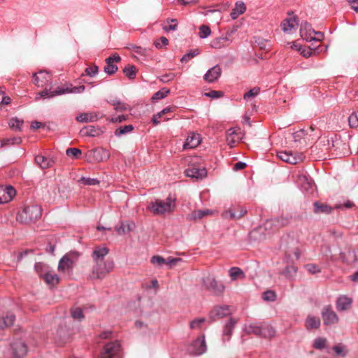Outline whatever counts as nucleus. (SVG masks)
<instances>
[{"label":"nucleus","mask_w":358,"mask_h":358,"mask_svg":"<svg viewBox=\"0 0 358 358\" xmlns=\"http://www.w3.org/2000/svg\"><path fill=\"white\" fill-rule=\"evenodd\" d=\"M176 198L169 195L165 201L156 199L151 201L148 208L155 215H164L173 213L176 208Z\"/></svg>","instance_id":"nucleus-1"},{"label":"nucleus","mask_w":358,"mask_h":358,"mask_svg":"<svg viewBox=\"0 0 358 358\" xmlns=\"http://www.w3.org/2000/svg\"><path fill=\"white\" fill-rule=\"evenodd\" d=\"M244 331L248 334H255L262 338H271L275 334V329L267 323L252 322L245 325Z\"/></svg>","instance_id":"nucleus-2"},{"label":"nucleus","mask_w":358,"mask_h":358,"mask_svg":"<svg viewBox=\"0 0 358 358\" xmlns=\"http://www.w3.org/2000/svg\"><path fill=\"white\" fill-rule=\"evenodd\" d=\"M42 215V209L38 205L26 206L17 215V220L22 223H31L38 220Z\"/></svg>","instance_id":"nucleus-3"},{"label":"nucleus","mask_w":358,"mask_h":358,"mask_svg":"<svg viewBox=\"0 0 358 358\" xmlns=\"http://www.w3.org/2000/svg\"><path fill=\"white\" fill-rule=\"evenodd\" d=\"M80 256V254L77 251H70L65 254L59 262L58 271L63 273H71Z\"/></svg>","instance_id":"nucleus-4"},{"label":"nucleus","mask_w":358,"mask_h":358,"mask_svg":"<svg viewBox=\"0 0 358 358\" xmlns=\"http://www.w3.org/2000/svg\"><path fill=\"white\" fill-rule=\"evenodd\" d=\"M114 262L113 260L103 261L99 263H94L92 269L91 278L103 279L106 274L113 271Z\"/></svg>","instance_id":"nucleus-5"},{"label":"nucleus","mask_w":358,"mask_h":358,"mask_svg":"<svg viewBox=\"0 0 358 358\" xmlns=\"http://www.w3.org/2000/svg\"><path fill=\"white\" fill-rule=\"evenodd\" d=\"M203 285L206 289L211 292L215 295H220L223 293L225 287L224 285L218 282L213 276L208 275L203 278Z\"/></svg>","instance_id":"nucleus-6"},{"label":"nucleus","mask_w":358,"mask_h":358,"mask_svg":"<svg viewBox=\"0 0 358 358\" xmlns=\"http://www.w3.org/2000/svg\"><path fill=\"white\" fill-rule=\"evenodd\" d=\"M121 351V345L118 341L109 342L103 346L100 358H115Z\"/></svg>","instance_id":"nucleus-7"},{"label":"nucleus","mask_w":358,"mask_h":358,"mask_svg":"<svg viewBox=\"0 0 358 358\" xmlns=\"http://www.w3.org/2000/svg\"><path fill=\"white\" fill-rule=\"evenodd\" d=\"M245 134L238 127L229 129L226 132V141L230 148H233L236 142L241 141Z\"/></svg>","instance_id":"nucleus-8"},{"label":"nucleus","mask_w":358,"mask_h":358,"mask_svg":"<svg viewBox=\"0 0 358 358\" xmlns=\"http://www.w3.org/2000/svg\"><path fill=\"white\" fill-rule=\"evenodd\" d=\"M322 318L324 324L331 325L338 322L339 318L337 314L333 310L330 305L326 306L323 308L321 313Z\"/></svg>","instance_id":"nucleus-9"},{"label":"nucleus","mask_w":358,"mask_h":358,"mask_svg":"<svg viewBox=\"0 0 358 358\" xmlns=\"http://www.w3.org/2000/svg\"><path fill=\"white\" fill-rule=\"evenodd\" d=\"M85 90L84 85H80L78 87H73L71 84L66 85L65 87H58L57 89L52 92L50 96H55L64 94H80Z\"/></svg>","instance_id":"nucleus-10"},{"label":"nucleus","mask_w":358,"mask_h":358,"mask_svg":"<svg viewBox=\"0 0 358 358\" xmlns=\"http://www.w3.org/2000/svg\"><path fill=\"white\" fill-rule=\"evenodd\" d=\"M277 156L282 161L290 164H296L302 162V154H294L292 152L280 151L277 153Z\"/></svg>","instance_id":"nucleus-11"},{"label":"nucleus","mask_w":358,"mask_h":358,"mask_svg":"<svg viewBox=\"0 0 358 358\" xmlns=\"http://www.w3.org/2000/svg\"><path fill=\"white\" fill-rule=\"evenodd\" d=\"M207 350L205 337H199L196 339L189 346L188 350L190 354L194 355H201Z\"/></svg>","instance_id":"nucleus-12"},{"label":"nucleus","mask_w":358,"mask_h":358,"mask_svg":"<svg viewBox=\"0 0 358 358\" xmlns=\"http://www.w3.org/2000/svg\"><path fill=\"white\" fill-rule=\"evenodd\" d=\"M121 58L117 54H114L112 56L106 58L105 62L106 66L104 67L103 71L108 75L111 76L117 71L118 67L114 64V62H120Z\"/></svg>","instance_id":"nucleus-13"},{"label":"nucleus","mask_w":358,"mask_h":358,"mask_svg":"<svg viewBox=\"0 0 358 358\" xmlns=\"http://www.w3.org/2000/svg\"><path fill=\"white\" fill-rule=\"evenodd\" d=\"M13 358H24L27 352L26 344L21 341H16L11 345Z\"/></svg>","instance_id":"nucleus-14"},{"label":"nucleus","mask_w":358,"mask_h":358,"mask_svg":"<svg viewBox=\"0 0 358 358\" xmlns=\"http://www.w3.org/2000/svg\"><path fill=\"white\" fill-rule=\"evenodd\" d=\"M50 78V74L45 71H40L33 74V83L38 87H44Z\"/></svg>","instance_id":"nucleus-15"},{"label":"nucleus","mask_w":358,"mask_h":358,"mask_svg":"<svg viewBox=\"0 0 358 358\" xmlns=\"http://www.w3.org/2000/svg\"><path fill=\"white\" fill-rule=\"evenodd\" d=\"M15 195V189L10 185H0V203L10 201Z\"/></svg>","instance_id":"nucleus-16"},{"label":"nucleus","mask_w":358,"mask_h":358,"mask_svg":"<svg viewBox=\"0 0 358 358\" xmlns=\"http://www.w3.org/2000/svg\"><path fill=\"white\" fill-rule=\"evenodd\" d=\"M221 74L222 69L218 64H217L208 70V71L203 76V79L207 83H212L217 81L221 76Z\"/></svg>","instance_id":"nucleus-17"},{"label":"nucleus","mask_w":358,"mask_h":358,"mask_svg":"<svg viewBox=\"0 0 358 358\" xmlns=\"http://www.w3.org/2000/svg\"><path fill=\"white\" fill-rule=\"evenodd\" d=\"M185 175L187 177L203 179L207 176V170L205 167L197 168L195 166L189 167L185 170Z\"/></svg>","instance_id":"nucleus-18"},{"label":"nucleus","mask_w":358,"mask_h":358,"mask_svg":"<svg viewBox=\"0 0 358 358\" xmlns=\"http://www.w3.org/2000/svg\"><path fill=\"white\" fill-rule=\"evenodd\" d=\"M292 216L281 215L271 219L268 223L276 229H279L288 226L290 224Z\"/></svg>","instance_id":"nucleus-19"},{"label":"nucleus","mask_w":358,"mask_h":358,"mask_svg":"<svg viewBox=\"0 0 358 358\" xmlns=\"http://www.w3.org/2000/svg\"><path fill=\"white\" fill-rule=\"evenodd\" d=\"M101 117L96 112L82 113L76 116V120L80 123H90L97 121Z\"/></svg>","instance_id":"nucleus-20"},{"label":"nucleus","mask_w":358,"mask_h":358,"mask_svg":"<svg viewBox=\"0 0 358 358\" xmlns=\"http://www.w3.org/2000/svg\"><path fill=\"white\" fill-rule=\"evenodd\" d=\"M340 259L343 263L349 265L353 264L358 260L357 252L351 248H348L346 251L341 252L340 253Z\"/></svg>","instance_id":"nucleus-21"},{"label":"nucleus","mask_w":358,"mask_h":358,"mask_svg":"<svg viewBox=\"0 0 358 358\" xmlns=\"http://www.w3.org/2000/svg\"><path fill=\"white\" fill-rule=\"evenodd\" d=\"M292 137L294 142H299L307 145L313 138L311 137V134H309L308 131L304 129H300L292 134Z\"/></svg>","instance_id":"nucleus-22"},{"label":"nucleus","mask_w":358,"mask_h":358,"mask_svg":"<svg viewBox=\"0 0 358 358\" xmlns=\"http://www.w3.org/2000/svg\"><path fill=\"white\" fill-rule=\"evenodd\" d=\"M311 30V28H310V26L306 22H305L303 24H301V28H300V35H301V37L306 41H315V40H317V41H321L322 38L323 37V34L321 33V32H315L314 31H313V32H314L316 35L318 36V37L316 38L315 36H308V31H310Z\"/></svg>","instance_id":"nucleus-23"},{"label":"nucleus","mask_w":358,"mask_h":358,"mask_svg":"<svg viewBox=\"0 0 358 358\" xmlns=\"http://www.w3.org/2000/svg\"><path fill=\"white\" fill-rule=\"evenodd\" d=\"M230 314H231L230 306H227V305H223V306L215 307L210 313V317L213 320H215L216 317L222 318L224 317H227V315H229Z\"/></svg>","instance_id":"nucleus-24"},{"label":"nucleus","mask_w":358,"mask_h":358,"mask_svg":"<svg viewBox=\"0 0 358 358\" xmlns=\"http://www.w3.org/2000/svg\"><path fill=\"white\" fill-rule=\"evenodd\" d=\"M200 135L195 133H191L188 135L185 142L183 144V150L196 148L200 144Z\"/></svg>","instance_id":"nucleus-25"},{"label":"nucleus","mask_w":358,"mask_h":358,"mask_svg":"<svg viewBox=\"0 0 358 358\" xmlns=\"http://www.w3.org/2000/svg\"><path fill=\"white\" fill-rule=\"evenodd\" d=\"M299 25L297 19L296 17H289L285 19L281 22L282 30L285 33L290 32L292 29H296Z\"/></svg>","instance_id":"nucleus-26"},{"label":"nucleus","mask_w":358,"mask_h":358,"mask_svg":"<svg viewBox=\"0 0 358 358\" xmlns=\"http://www.w3.org/2000/svg\"><path fill=\"white\" fill-rule=\"evenodd\" d=\"M108 252L109 250L106 247L95 248L92 255L94 263L105 261L104 258L108 254Z\"/></svg>","instance_id":"nucleus-27"},{"label":"nucleus","mask_w":358,"mask_h":358,"mask_svg":"<svg viewBox=\"0 0 358 358\" xmlns=\"http://www.w3.org/2000/svg\"><path fill=\"white\" fill-rule=\"evenodd\" d=\"M352 299L345 295L339 296L336 301V306L338 311H343L351 307Z\"/></svg>","instance_id":"nucleus-28"},{"label":"nucleus","mask_w":358,"mask_h":358,"mask_svg":"<svg viewBox=\"0 0 358 358\" xmlns=\"http://www.w3.org/2000/svg\"><path fill=\"white\" fill-rule=\"evenodd\" d=\"M230 43V39L227 36L213 38L210 43L212 48L220 49L227 47Z\"/></svg>","instance_id":"nucleus-29"},{"label":"nucleus","mask_w":358,"mask_h":358,"mask_svg":"<svg viewBox=\"0 0 358 358\" xmlns=\"http://www.w3.org/2000/svg\"><path fill=\"white\" fill-rule=\"evenodd\" d=\"M135 223L131 221L121 222L119 227H115V230L118 235H124L129 233L135 229Z\"/></svg>","instance_id":"nucleus-30"},{"label":"nucleus","mask_w":358,"mask_h":358,"mask_svg":"<svg viewBox=\"0 0 358 358\" xmlns=\"http://www.w3.org/2000/svg\"><path fill=\"white\" fill-rule=\"evenodd\" d=\"M247 213L245 208L240 207L238 213H236L232 209H229L222 213V216L226 219H240Z\"/></svg>","instance_id":"nucleus-31"},{"label":"nucleus","mask_w":358,"mask_h":358,"mask_svg":"<svg viewBox=\"0 0 358 358\" xmlns=\"http://www.w3.org/2000/svg\"><path fill=\"white\" fill-rule=\"evenodd\" d=\"M101 133V131L96 128L94 126H87L83 127L80 131V134L82 136H96L99 135Z\"/></svg>","instance_id":"nucleus-32"},{"label":"nucleus","mask_w":358,"mask_h":358,"mask_svg":"<svg viewBox=\"0 0 358 358\" xmlns=\"http://www.w3.org/2000/svg\"><path fill=\"white\" fill-rule=\"evenodd\" d=\"M15 320V316L12 313H8L6 316L0 317V329L11 327Z\"/></svg>","instance_id":"nucleus-33"},{"label":"nucleus","mask_w":358,"mask_h":358,"mask_svg":"<svg viewBox=\"0 0 358 358\" xmlns=\"http://www.w3.org/2000/svg\"><path fill=\"white\" fill-rule=\"evenodd\" d=\"M212 214V211L206 209V210H194L190 214H189L187 217L189 220H196L199 219H201L205 216Z\"/></svg>","instance_id":"nucleus-34"},{"label":"nucleus","mask_w":358,"mask_h":358,"mask_svg":"<svg viewBox=\"0 0 358 358\" xmlns=\"http://www.w3.org/2000/svg\"><path fill=\"white\" fill-rule=\"evenodd\" d=\"M35 162L43 169L51 167L54 162L51 159L41 155L36 156Z\"/></svg>","instance_id":"nucleus-35"},{"label":"nucleus","mask_w":358,"mask_h":358,"mask_svg":"<svg viewBox=\"0 0 358 358\" xmlns=\"http://www.w3.org/2000/svg\"><path fill=\"white\" fill-rule=\"evenodd\" d=\"M246 10V6L243 2H236L235 7L230 13L233 20H236L239 15H242Z\"/></svg>","instance_id":"nucleus-36"},{"label":"nucleus","mask_w":358,"mask_h":358,"mask_svg":"<svg viewBox=\"0 0 358 358\" xmlns=\"http://www.w3.org/2000/svg\"><path fill=\"white\" fill-rule=\"evenodd\" d=\"M314 212L315 213H324V214H330L332 211V208L327 204L315 202L313 203Z\"/></svg>","instance_id":"nucleus-37"},{"label":"nucleus","mask_w":358,"mask_h":358,"mask_svg":"<svg viewBox=\"0 0 358 358\" xmlns=\"http://www.w3.org/2000/svg\"><path fill=\"white\" fill-rule=\"evenodd\" d=\"M94 158L99 162L107 159L109 157L108 150L103 148H96L92 150Z\"/></svg>","instance_id":"nucleus-38"},{"label":"nucleus","mask_w":358,"mask_h":358,"mask_svg":"<svg viewBox=\"0 0 358 358\" xmlns=\"http://www.w3.org/2000/svg\"><path fill=\"white\" fill-rule=\"evenodd\" d=\"M321 322L320 318L309 315L306 320V327L308 329H318L320 326Z\"/></svg>","instance_id":"nucleus-39"},{"label":"nucleus","mask_w":358,"mask_h":358,"mask_svg":"<svg viewBox=\"0 0 358 358\" xmlns=\"http://www.w3.org/2000/svg\"><path fill=\"white\" fill-rule=\"evenodd\" d=\"M43 278L50 285H55L59 282V278L57 274L45 272Z\"/></svg>","instance_id":"nucleus-40"},{"label":"nucleus","mask_w":358,"mask_h":358,"mask_svg":"<svg viewBox=\"0 0 358 358\" xmlns=\"http://www.w3.org/2000/svg\"><path fill=\"white\" fill-rule=\"evenodd\" d=\"M23 123L24 121L22 120L17 117H13L10 120L8 124L13 130L21 131Z\"/></svg>","instance_id":"nucleus-41"},{"label":"nucleus","mask_w":358,"mask_h":358,"mask_svg":"<svg viewBox=\"0 0 358 358\" xmlns=\"http://www.w3.org/2000/svg\"><path fill=\"white\" fill-rule=\"evenodd\" d=\"M137 69L134 65H127L123 69L124 75L130 80H134L136 78Z\"/></svg>","instance_id":"nucleus-42"},{"label":"nucleus","mask_w":358,"mask_h":358,"mask_svg":"<svg viewBox=\"0 0 358 358\" xmlns=\"http://www.w3.org/2000/svg\"><path fill=\"white\" fill-rule=\"evenodd\" d=\"M170 93V90L166 87L155 92L151 98L152 101L165 98Z\"/></svg>","instance_id":"nucleus-43"},{"label":"nucleus","mask_w":358,"mask_h":358,"mask_svg":"<svg viewBox=\"0 0 358 358\" xmlns=\"http://www.w3.org/2000/svg\"><path fill=\"white\" fill-rule=\"evenodd\" d=\"M22 142V139L20 137H13L9 138H4L1 140V144L0 147H3L6 145H19Z\"/></svg>","instance_id":"nucleus-44"},{"label":"nucleus","mask_w":358,"mask_h":358,"mask_svg":"<svg viewBox=\"0 0 358 358\" xmlns=\"http://www.w3.org/2000/svg\"><path fill=\"white\" fill-rule=\"evenodd\" d=\"M229 275L231 280H234L239 277L244 278L245 275L243 271L238 267H232L229 270Z\"/></svg>","instance_id":"nucleus-45"},{"label":"nucleus","mask_w":358,"mask_h":358,"mask_svg":"<svg viewBox=\"0 0 358 358\" xmlns=\"http://www.w3.org/2000/svg\"><path fill=\"white\" fill-rule=\"evenodd\" d=\"M297 272V268L294 266H287L282 271V274L287 278H292Z\"/></svg>","instance_id":"nucleus-46"},{"label":"nucleus","mask_w":358,"mask_h":358,"mask_svg":"<svg viewBox=\"0 0 358 358\" xmlns=\"http://www.w3.org/2000/svg\"><path fill=\"white\" fill-rule=\"evenodd\" d=\"M134 129V127L131 124L124 125L122 127H120L115 131V135L116 136H120L123 134H127L131 131Z\"/></svg>","instance_id":"nucleus-47"},{"label":"nucleus","mask_w":358,"mask_h":358,"mask_svg":"<svg viewBox=\"0 0 358 358\" xmlns=\"http://www.w3.org/2000/svg\"><path fill=\"white\" fill-rule=\"evenodd\" d=\"M236 324V321L232 318H230L229 321L225 324L223 333L224 335L230 336L231 334L232 330L234 328Z\"/></svg>","instance_id":"nucleus-48"},{"label":"nucleus","mask_w":358,"mask_h":358,"mask_svg":"<svg viewBox=\"0 0 358 358\" xmlns=\"http://www.w3.org/2000/svg\"><path fill=\"white\" fill-rule=\"evenodd\" d=\"M71 315L74 320L80 321L84 318L83 310L80 308H73L71 310Z\"/></svg>","instance_id":"nucleus-49"},{"label":"nucleus","mask_w":358,"mask_h":358,"mask_svg":"<svg viewBox=\"0 0 358 358\" xmlns=\"http://www.w3.org/2000/svg\"><path fill=\"white\" fill-rule=\"evenodd\" d=\"M199 54V49L191 50L189 52H188L187 54H185V55L182 56V57L180 59V62L182 63L187 62L191 59L196 57Z\"/></svg>","instance_id":"nucleus-50"},{"label":"nucleus","mask_w":358,"mask_h":358,"mask_svg":"<svg viewBox=\"0 0 358 358\" xmlns=\"http://www.w3.org/2000/svg\"><path fill=\"white\" fill-rule=\"evenodd\" d=\"M327 339L325 338L318 337L313 343V348L317 350L324 349L326 347Z\"/></svg>","instance_id":"nucleus-51"},{"label":"nucleus","mask_w":358,"mask_h":358,"mask_svg":"<svg viewBox=\"0 0 358 358\" xmlns=\"http://www.w3.org/2000/svg\"><path fill=\"white\" fill-rule=\"evenodd\" d=\"M81 150L76 148H68L66 150V155L73 159H78L81 155Z\"/></svg>","instance_id":"nucleus-52"},{"label":"nucleus","mask_w":358,"mask_h":358,"mask_svg":"<svg viewBox=\"0 0 358 358\" xmlns=\"http://www.w3.org/2000/svg\"><path fill=\"white\" fill-rule=\"evenodd\" d=\"M276 297V294L273 290H267L262 294V299L266 301H274Z\"/></svg>","instance_id":"nucleus-53"},{"label":"nucleus","mask_w":358,"mask_h":358,"mask_svg":"<svg viewBox=\"0 0 358 358\" xmlns=\"http://www.w3.org/2000/svg\"><path fill=\"white\" fill-rule=\"evenodd\" d=\"M110 103L113 106L114 109L117 111H124L127 109V105L119 100H112Z\"/></svg>","instance_id":"nucleus-54"},{"label":"nucleus","mask_w":358,"mask_h":358,"mask_svg":"<svg viewBox=\"0 0 358 358\" xmlns=\"http://www.w3.org/2000/svg\"><path fill=\"white\" fill-rule=\"evenodd\" d=\"M210 33H211V31L208 26L203 24L199 27V37L201 38H207L208 36L210 35Z\"/></svg>","instance_id":"nucleus-55"},{"label":"nucleus","mask_w":358,"mask_h":358,"mask_svg":"<svg viewBox=\"0 0 358 358\" xmlns=\"http://www.w3.org/2000/svg\"><path fill=\"white\" fill-rule=\"evenodd\" d=\"M150 262L154 265L162 267L164 264H166V259L161 256L155 255L152 257Z\"/></svg>","instance_id":"nucleus-56"},{"label":"nucleus","mask_w":358,"mask_h":358,"mask_svg":"<svg viewBox=\"0 0 358 358\" xmlns=\"http://www.w3.org/2000/svg\"><path fill=\"white\" fill-rule=\"evenodd\" d=\"M349 126L351 128H356L358 127V111L352 113L348 117Z\"/></svg>","instance_id":"nucleus-57"},{"label":"nucleus","mask_w":358,"mask_h":358,"mask_svg":"<svg viewBox=\"0 0 358 358\" xmlns=\"http://www.w3.org/2000/svg\"><path fill=\"white\" fill-rule=\"evenodd\" d=\"M169 44V40L164 36L160 37L159 39L154 42V45L157 49H161L164 46L166 47Z\"/></svg>","instance_id":"nucleus-58"},{"label":"nucleus","mask_w":358,"mask_h":358,"mask_svg":"<svg viewBox=\"0 0 358 358\" xmlns=\"http://www.w3.org/2000/svg\"><path fill=\"white\" fill-rule=\"evenodd\" d=\"M45 265L41 262H37L35 264V266H34V269L36 271V272L41 276L43 278V275H44V273L46 272L45 271Z\"/></svg>","instance_id":"nucleus-59"},{"label":"nucleus","mask_w":358,"mask_h":358,"mask_svg":"<svg viewBox=\"0 0 358 358\" xmlns=\"http://www.w3.org/2000/svg\"><path fill=\"white\" fill-rule=\"evenodd\" d=\"M299 180L303 185L305 189L311 188L313 185V181L310 180L306 176H301L299 177Z\"/></svg>","instance_id":"nucleus-60"},{"label":"nucleus","mask_w":358,"mask_h":358,"mask_svg":"<svg viewBox=\"0 0 358 358\" xmlns=\"http://www.w3.org/2000/svg\"><path fill=\"white\" fill-rule=\"evenodd\" d=\"M259 92H260L259 87H254L243 95V99H247L249 98L255 97L259 93Z\"/></svg>","instance_id":"nucleus-61"},{"label":"nucleus","mask_w":358,"mask_h":358,"mask_svg":"<svg viewBox=\"0 0 358 358\" xmlns=\"http://www.w3.org/2000/svg\"><path fill=\"white\" fill-rule=\"evenodd\" d=\"M205 320V318H196L190 322L189 327L191 329L200 328Z\"/></svg>","instance_id":"nucleus-62"},{"label":"nucleus","mask_w":358,"mask_h":358,"mask_svg":"<svg viewBox=\"0 0 358 358\" xmlns=\"http://www.w3.org/2000/svg\"><path fill=\"white\" fill-rule=\"evenodd\" d=\"M181 261V258H173L169 257H168L167 259H166V264L169 266V268H172L174 266H176L178 262Z\"/></svg>","instance_id":"nucleus-63"},{"label":"nucleus","mask_w":358,"mask_h":358,"mask_svg":"<svg viewBox=\"0 0 358 358\" xmlns=\"http://www.w3.org/2000/svg\"><path fill=\"white\" fill-rule=\"evenodd\" d=\"M298 51H299L301 55H302L305 57H309L313 54V50L309 47L303 48L302 46H299Z\"/></svg>","instance_id":"nucleus-64"}]
</instances>
